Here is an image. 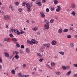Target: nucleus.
Wrapping results in <instances>:
<instances>
[{
    "instance_id": "obj_1",
    "label": "nucleus",
    "mask_w": 77,
    "mask_h": 77,
    "mask_svg": "<svg viewBox=\"0 0 77 77\" xmlns=\"http://www.w3.org/2000/svg\"><path fill=\"white\" fill-rule=\"evenodd\" d=\"M32 6V4H29V3H27L26 4V7L28 9L27 10V11H28V12H30V11H31V9L30 8H31V7Z\"/></svg>"
},
{
    "instance_id": "obj_2",
    "label": "nucleus",
    "mask_w": 77,
    "mask_h": 77,
    "mask_svg": "<svg viewBox=\"0 0 77 77\" xmlns=\"http://www.w3.org/2000/svg\"><path fill=\"white\" fill-rule=\"evenodd\" d=\"M27 42L30 45H32V44H38V42L37 41H36L35 40L32 39L31 41L28 40L27 41Z\"/></svg>"
},
{
    "instance_id": "obj_3",
    "label": "nucleus",
    "mask_w": 77,
    "mask_h": 77,
    "mask_svg": "<svg viewBox=\"0 0 77 77\" xmlns=\"http://www.w3.org/2000/svg\"><path fill=\"white\" fill-rule=\"evenodd\" d=\"M46 24H45L44 26V27L45 29H47V30H48V29H49V28H50V27L49 26V21H48L47 20V21H46Z\"/></svg>"
},
{
    "instance_id": "obj_4",
    "label": "nucleus",
    "mask_w": 77,
    "mask_h": 77,
    "mask_svg": "<svg viewBox=\"0 0 77 77\" xmlns=\"http://www.w3.org/2000/svg\"><path fill=\"white\" fill-rule=\"evenodd\" d=\"M14 32L15 33H17L18 35H21V32H19L18 30L17 29H14Z\"/></svg>"
},
{
    "instance_id": "obj_5",
    "label": "nucleus",
    "mask_w": 77,
    "mask_h": 77,
    "mask_svg": "<svg viewBox=\"0 0 77 77\" xmlns=\"http://www.w3.org/2000/svg\"><path fill=\"white\" fill-rule=\"evenodd\" d=\"M70 7L72 9H75L76 8L75 4L74 3H72L70 5Z\"/></svg>"
},
{
    "instance_id": "obj_6",
    "label": "nucleus",
    "mask_w": 77,
    "mask_h": 77,
    "mask_svg": "<svg viewBox=\"0 0 77 77\" xmlns=\"http://www.w3.org/2000/svg\"><path fill=\"white\" fill-rule=\"evenodd\" d=\"M4 18L5 20H8L10 19V17L8 15H6L4 16Z\"/></svg>"
},
{
    "instance_id": "obj_7",
    "label": "nucleus",
    "mask_w": 77,
    "mask_h": 77,
    "mask_svg": "<svg viewBox=\"0 0 77 77\" xmlns=\"http://www.w3.org/2000/svg\"><path fill=\"white\" fill-rule=\"evenodd\" d=\"M39 1H40V0H38L36 1L35 3L36 5H37L39 6H41L42 4L41 3V2H39Z\"/></svg>"
},
{
    "instance_id": "obj_8",
    "label": "nucleus",
    "mask_w": 77,
    "mask_h": 77,
    "mask_svg": "<svg viewBox=\"0 0 77 77\" xmlns=\"http://www.w3.org/2000/svg\"><path fill=\"white\" fill-rule=\"evenodd\" d=\"M9 8L12 11H14V6H13V5H10L9 6Z\"/></svg>"
},
{
    "instance_id": "obj_9",
    "label": "nucleus",
    "mask_w": 77,
    "mask_h": 77,
    "mask_svg": "<svg viewBox=\"0 0 77 77\" xmlns=\"http://www.w3.org/2000/svg\"><path fill=\"white\" fill-rule=\"evenodd\" d=\"M61 9V8L60 6H57V8L56 9V11L57 12H60V10Z\"/></svg>"
},
{
    "instance_id": "obj_10",
    "label": "nucleus",
    "mask_w": 77,
    "mask_h": 77,
    "mask_svg": "<svg viewBox=\"0 0 77 77\" xmlns=\"http://www.w3.org/2000/svg\"><path fill=\"white\" fill-rule=\"evenodd\" d=\"M51 44L53 45H56V41L55 40H53L51 42Z\"/></svg>"
},
{
    "instance_id": "obj_11",
    "label": "nucleus",
    "mask_w": 77,
    "mask_h": 77,
    "mask_svg": "<svg viewBox=\"0 0 77 77\" xmlns=\"http://www.w3.org/2000/svg\"><path fill=\"white\" fill-rule=\"evenodd\" d=\"M40 14L41 17H42L43 18H44V17H45V14L43 12H40Z\"/></svg>"
},
{
    "instance_id": "obj_12",
    "label": "nucleus",
    "mask_w": 77,
    "mask_h": 77,
    "mask_svg": "<svg viewBox=\"0 0 77 77\" xmlns=\"http://www.w3.org/2000/svg\"><path fill=\"white\" fill-rule=\"evenodd\" d=\"M43 45L45 46L46 47H47L48 48H49L50 47V44L48 43L47 44H43Z\"/></svg>"
},
{
    "instance_id": "obj_13",
    "label": "nucleus",
    "mask_w": 77,
    "mask_h": 77,
    "mask_svg": "<svg viewBox=\"0 0 77 77\" xmlns=\"http://www.w3.org/2000/svg\"><path fill=\"white\" fill-rule=\"evenodd\" d=\"M10 59H11L12 60H14V56L12 54H11L10 55Z\"/></svg>"
},
{
    "instance_id": "obj_14",
    "label": "nucleus",
    "mask_w": 77,
    "mask_h": 77,
    "mask_svg": "<svg viewBox=\"0 0 77 77\" xmlns=\"http://www.w3.org/2000/svg\"><path fill=\"white\" fill-rule=\"evenodd\" d=\"M4 40L5 41H6V42H10L11 41L10 39L8 38H4Z\"/></svg>"
},
{
    "instance_id": "obj_15",
    "label": "nucleus",
    "mask_w": 77,
    "mask_h": 77,
    "mask_svg": "<svg viewBox=\"0 0 77 77\" xmlns=\"http://www.w3.org/2000/svg\"><path fill=\"white\" fill-rule=\"evenodd\" d=\"M62 32V28H60L59 29L58 31V33H59L60 34H61Z\"/></svg>"
},
{
    "instance_id": "obj_16",
    "label": "nucleus",
    "mask_w": 77,
    "mask_h": 77,
    "mask_svg": "<svg viewBox=\"0 0 77 77\" xmlns=\"http://www.w3.org/2000/svg\"><path fill=\"white\" fill-rule=\"evenodd\" d=\"M32 30H33L34 31H36L38 29V28L37 27H35V28H32Z\"/></svg>"
},
{
    "instance_id": "obj_17",
    "label": "nucleus",
    "mask_w": 77,
    "mask_h": 77,
    "mask_svg": "<svg viewBox=\"0 0 77 77\" xmlns=\"http://www.w3.org/2000/svg\"><path fill=\"white\" fill-rule=\"evenodd\" d=\"M5 56L7 57H9V54L7 52L5 53Z\"/></svg>"
},
{
    "instance_id": "obj_18",
    "label": "nucleus",
    "mask_w": 77,
    "mask_h": 77,
    "mask_svg": "<svg viewBox=\"0 0 77 77\" xmlns=\"http://www.w3.org/2000/svg\"><path fill=\"white\" fill-rule=\"evenodd\" d=\"M26 51L27 53H30V49L26 48Z\"/></svg>"
},
{
    "instance_id": "obj_19",
    "label": "nucleus",
    "mask_w": 77,
    "mask_h": 77,
    "mask_svg": "<svg viewBox=\"0 0 77 77\" xmlns=\"http://www.w3.org/2000/svg\"><path fill=\"white\" fill-rule=\"evenodd\" d=\"M51 66H55L56 63H55L53 62H52L51 63Z\"/></svg>"
},
{
    "instance_id": "obj_20",
    "label": "nucleus",
    "mask_w": 77,
    "mask_h": 77,
    "mask_svg": "<svg viewBox=\"0 0 77 77\" xmlns=\"http://www.w3.org/2000/svg\"><path fill=\"white\" fill-rule=\"evenodd\" d=\"M71 71L70 70L67 72L66 73V75H69L71 74Z\"/></svg>"
},
{
    "instance_id": "obj_21",
    "label": "nucleus",
    "mask_w": 77,
    "mask_h": 77,
    "mask_svg": "<svg viewBox=\"0 0 77 77\" xmlns=\"http://www.w3.org/2000/svg\"><path fill=\"white\" fill-rule=\"evenodd\" d=\"M14 31V28H12L10 30V33H13V32Z\"/></svg>"
},
{
    "instance_id": "obj_22",
    "label": "nucleus",
    "mask_w": 77,
    "mask_h": 77,
    "mask_svg": "<svg viewBox=\"0 0 77 77\" xmlns=\"http://www.w3.org/2000/svg\"><path fill=\"white\" fill-rule=\"evenodd\" d=\"M13 54H15L17 55L18 54V52L17 51H15L13 52Z\"/></svg>"
},
{
    "instance_id": "obj_23",
    "label": "nucleus",
    "mask_w": 77,
    "mask_h": 77,
    "mask_svg": "<svg viewBox=\"0 0 77 77\" xmlns=\"http://www.w3.org/2000/svg\"><path fill=\"white\" fill-rule=\"evenodd\" d=\"M75 12L73 11L72 12L71 14L73 15V16H75Z\"/></svg>"
},
{
    "instance_id": "obj_24",
    "label": "nucleus",
    "mask_w": 77,
    "mask_h": 77,
    "mask_svg": "<svg viewBox=\"0 0 77 77\" xmlns=\"http://www.w3.org/2000/svg\"><path fill=\"white\" fill-rule=\"evenodd\" d=\"M15 44H16V45L17 47L19 48L20 47V44H18V43H17V42H15Z\"/></svg>"
},
{
    "instance_id": "obj_25",
    "label": "nucleus",
    "mask_w": 77,
    "mask_h": 77,
    "mask_svg": "<svg viewBox=\"0 0 77 77\" xmlns=\"http://www.w3.org/2000/svg\"><path fill=\"white\" fill-rule=\"evenodd\" d=\"M11 39L12 40H13V41H14V42H17V39L14 38H11Z\"/></svg>"
},
{
    "instance_id": "obj_26",
    "label": "nucleus",
    "mask_w": 77,
    "mask_h": 77,
    "mask_svg": "<svg viewBox=\"0 0 77 77\" xmlns=\"http://www.w3.org/2000/svg\"><path fill=\"white\" fill-rule=\"evenodd\" d=\"M12 74H15V71L14 69H12L11 71Z\"/></svg>"
},
{
    "instance_id": "obj_27",
    "label": "nucleus",
    "mask_w": 77,
    "mask_h": 77,
    "mask_svg": "<svg viewBox=\"0 0 77 77\" xmlns=\"http://www.w3.org/2000/svg\"><path fill=\"white\" fill-rule=\"evenodd\" d=\"M17 75L18 76V77H22V75H21V72L18 73L17 74Z\"/></svg>"
},
{
    "instance_id": "obj_28",
    "label": "nucleus",
    "mask_w": 77,
    "mask_h": 77,
    "mask_svg": "<svg viewBox=\"0 0 77 77\" xmlns=\"http://www.w3.org/2000/svg\"><path fill=\"white\" fill-rule=\"evenodd\" d=\"M56 74L57 75H60V72L59 71H58L56 72Z\"/></svg>"
},
{
    "instance_id": "obj_29",
    "label": "nucleus",
    "mask_w": 77,
    "mask_h": 77,
    "mask_svg": "<svg viewBox=\"0 0 77 77\" xmlns=\"http://www.w3.org/2000/svg\"><path fill=\"white\" fill-rule=\"evenodd\" d=\"M59 53L61 54V55H63L65 54L63 52L61 51L59 52Z\"/></svg>"
},
{
    "instance_id": "obj_30",
    "label": "nucleus",
    "mask_w": 77,
    "mask_h": 77,
    "mask_svg": "<svg viewBox=\"0 0 77 77\" xmlns=\"http://www.w3.org/2000/svg\"><path fill=\"white\" fill-rule=\"evenodd\" d=\"M54 21V19H51L50 21V23H53V22Z\"/></svg>"
},
{
    "instance_id": "obj_31",
    "label": "nucleus",
    "mask_w": 77,
    "mask_h": 77,
    "mask_svg": "<svg viewBox=\"0 0 77 77\" xmlns=\"http://www.w3.org/2000/svg\"><path fill=\"white\" fill-rule=\"evenodd\" d=\"M9 36L10 37H11V38H12L14 37V35H12V34L11 33L9 34Z\"/></svg>"
},
{
    "instance_id": "obj_32",
    "label": "nucleus",
    "mask_w": 77,
    "mask_h": 77,
    "mask_svg": "<svg viewBox=\"0 0 77 77\" xmlns=\"http://www.w3.org/2000/svg\"><path fill=\"white\" fill-rule=\"evenodd\" d=\"M18 10L19 11V12H21L23 11V9L21 8H19L18 9Z\"/></svg>"
},
{
    "instance_id": "obj_33",
    "label": "nucleus",
    "mask_w": 77,
    "mask_h": 77,
    "mask_svg": "<svg viewBox=\"0 0 77 77\" xmlns=\"http://www.w3.org/2000/svg\"><path fill=\"white\" fill-rule=\"evenodd\" d=\"M14 4L16 6H18L19 3L18 2H14Z\"/></svg>"
},
{
    "instance_id": "obj_34",
    "label": "nucleus",
    "mask_w": 77,
    "mask_h": 77,
    "mask_svg": "<svg viewBox=\"0 0 77 77\" xmlns=\"http://www.w3.org/2000/svg\"><path fill=\"white\" fill-rule=\"evenodd\" d=\"M44 60V58H42L39 59V61L40 62H42V61H43V60Z\"/></svg>"
},
{
    "instance_id": "obj_35",
    "label": "nucleus",
    "mask_w": 77,
    "mask_h": 77,
    "mask_svg": "<svg viewBox=\"0 0 77 77\" xmlns=\"http://www.w3.org/2000/svg\"><path fill=\"white\" fill-rule=\"evenodd\" d=\"M15 57L16 59H19V56L17 55H16L15 56Z\"/></svg>"
},
{
    "instance_id": "obj_36",
    "label": "nucleus",
    "mask_w": 77,
    "mask_h": 77,
    "mask_svg": "<svg viewBox=\"0 0 77 77\" xmlns=\"http://www.w3.org/2000/svg\"><path fill=\"white\" fill-rule=\"evenodd\" d=\"M37 56L39 57H42V55L39 53L37 54Z\"/></svg>"
},
{
    "instance_id": "obj_37",
    "label": "nucleus",
    "mask_w": 77,
    "mask_h": 77,
    "mask_svg": "<svg viewBox=\"0 0 77 77\" xmlns=\"http://www.w3.org/2000/svg\"><path fill=\"white\" fill-rule=\"evenodd\" d=\"M66 37L67 38H71V36L70 35H66Z\"/></svg>"
},
{
    "instance_id": "obj_38",
    "label": "nucleus",
    "mask_w": 77,
    "mask_h": 77,
    "mask_svg": "<svg viewBox=\"0 0 77 77\" xmlns=\"http://www.w3.org/2000/svg\"><path fill=\"white\" fill-rule=\"evenodd\" d=\"M68 31V29H66L63 30V32H67Z\"/></svg>"
},
{
    "instance_id": "obj_39",
    "label": "nucleus",
    "mask_w": 77,
    "mask_h": 77,
    "mask_svg": "<svg viewBox=\"0 0 77 77\" xmlns=\"http://www.w3.org/2000/svg\"><path fill=\"white\" fill-rule=\"evenodd\" d=\"M54 2L55 5H57V0L54 1Z\"/></svg>"
},
{
    "instance_id": "obj_40",
    "label": "nucleus",
    "mask_w": 77,
    "mask_h": 77,
    "mask_svg": "<svg viewBox=\"0 0 77 77\" xmlns=\"http://www.w3.org/2000/svg\"><path fill=\"white\" fill-rule=\"evenodd\" d=\"M26 2H25L23 3L22 4V6H26Z\"/></svg>"
},
{
    "instance_id": "obj_41",
    "label": "nucleus",
    "mask_w": 77,
    "mask_h": 77,
    "mask_svg": "<svg viewBox=\"0 0 77 77\" xmlns=\"http://www.w3.org/2000/svg\"><path fill=\"white\" fill-rule=\"evenodd\" d=\"M40 51H42V53H43L44 52V49L42 48L40 49Z\"/></svg>"
},
{
    "instance_id": "obj_42",
    "label": "nucleus",
    "mask_w": 77,
    "mask_h": 77,
    "mask_svg": "<svg viewBox=\"0 0 77 77\" xmlns=\"http://www.w3.org/2000/svg\"><path fill=\"white\" fill-rule=\"evenodd\" d=\"M62 68L63 69H66V67L65 66H63Z\"/></svg>"
},
{
    "instance_id": "obj_43",
    "label": "nucleus",
    "mask_w": 77,
    "mask_h": 77,
    "mask_svg": "<svg viewBox=\"0 0 77 77\" xmlns=\"http://www.w3.org/2000/svg\"><path fill=\"white\" fill-rule=\"evenodd\" d=\"M70 45L72 47H74V43H71L70 44Z\"/></svg>"
},
{
    "instance_id": "obj_44",
    "label": "nucleus",
    "mask_w": 77,
    "mask_h": 77,
    "mask_svg": "<svg viewBox=\"0 0 77 77\" xmlns=\"http://www.w3.org/2000/svg\"><path fill=\"white\" fill-rule=\"evenodd\" d=\"M54 7H51V11H54Z\"/></svg>"
},
{
    "instance_id": "obj_45",
    "label": "nucleus",
    "mask_w": 77,
    "mask_h": 77,
    "mask_svg": "<svg viewBox=\"0 0 77 77\" xmlns=\"http://www.w3.org/2000/svg\"><path fill=\"white\" fill-rule=\"evenodd\" d=\"M21 48H24V46L23 45H22L20 46Z\"/></svg>"
},
{
    "instance_id": "obj_46",
    "label": "nucleus",
    "mask_w": 77,
    "mask_h": 77,
    "mask_svg": "<svg viewBox=\"0 0 77 77\" xmlns=\"http://www.w3.org/2000/svg\"><path fill=\"white\" fill-rule=\"evenodd\" d=\"M47 0H42V2L43 3H44L46 2Z\"/></svg>"
},
{
    "instance_id": "obj_47",
    "label": "nucleus",
    "mask_w": 77,
    "mask_h": 77,
    "mask_svg": "<svg viewBox=\"0 0 77 77\" xmlns=\"http://www.w3.org/2000/svg\"><path fill=\"white\" fill-rule=\"evenodd\" d=\"M24 33V31H23L22 30H20V34H23Z\"/></svg>"
},
{
    "instance_id": "obj_48",
    "label": "nucleus",
    "mask_w": 77,
    "mask_h": 77,
    "mask_svg": "<svg viewBox=\"0 0 77 77\" xmlns=\"http://www.w3.org/2000/svg\"><path fill=\"white\" fill-rule=\"evenodd\" d=\"M45 45H44V44H43V45H42V48H43V49H45Z\"/></svg>"
},
{
    "instance_id": "obj_49",
    "label": "nucleus",
    "mask_w": 77,
    "mask_h": 77,
    "mask_svg": "<svg viewBox=\"0 0 77 77\" xmlns=\"http://www.w3.org/2000/svg\"><path fill=\"white\" fill-rule=\"evenodd\" d=\"M74 30V28L72 27H70L69 28L70 30Z\"/></svg>"
},
{
    "instance_id": "obj_50",
    "label": "nucleus",
    "mask_w": 77,
    "mask_h": 77,
    "mask_svg": "<svg viewBox=\"0 0 77 77\" xmlns=\"http://www.w3.org/2000/svg\"><path fill=\"white\" fill-rule=\"evenodd\" d=\"M73 66L75 67H77V63L76 64H73Z\"/></svg>"
},
{
    "instance_id": "obj_51",
    "label": "nucleus",
    "mask_w": 77,
    "mask_h": 77,
    "mask_svg": "<svg viewBox=\"0 0 77 77\" xmlns=\"http://www.w3.org/2000/svg\"><path fill=\"white\" fill-rule=\"evenodd\" d=\"M46 11L47 12H49V9L47 8L46 10Z\"/></svg>"
},
{
    "instance_id": "obj_52",
    "label": "nucleus",
    "mask_w": 77,
    "mask_h": 77,
    "mask_svg": "<svg viewBox=\"0 0 77 77\" xmlns=\"http://www.w3.org/2000/svg\"><path fill=\"white\" fill-rule=\"evenodd\" d=\"M5 9V7L3 6L2 7V10H4Z\"/></svg>"
},
{
    "instance_id": "obj_53",
    "label": "nucleus",
    "mask_w": 77,
    "mask_h": 77,
    "mask_svg": "<svg viewBox=\"0 0 77 77\" xmlns=\"http://www.w3.org/2000/svg\"><path fill=\"white\" fill-rule=\"evenodd\" d=\"M46 66H47V67H48V68H50V66L49 65L46 64Z\"/></svg>"
},
{
    "instance_id": "obj_54",
    "label": "nucleus",
    "mask_w": 77,
    "mask_h": 77,
    "mask_svg": "<svg viewBox=\"0 0 77 77\" xmlns=\"http://www.w3.org/2000/svg\"><path fill=\"white\" fill-rule=\"evenodd\" d=\"M2 62L3 61H2V59L1 57H0V63H2Z\"/></svg>"
},
{
    "instance_id": "obj_55",
    "label": "nucleus",
    "mask_w": 77,
    "mask_h": 77,
    "mask_svg": "<svg viewBox=\"0 0 77 77\" xmlns=\"http://www.w3.org/2000/svg\"><path fill=\"white\" fill-rule=\"evenodd\" d=\"M26 66V64H23V68H24V67Z\"/></svg>"
},
{
    "instance_id": "obj_56",
    "label": "nucleus",
    "mask_w": 77,
    "mask_h": 77,
    "mask_svg": "<svg viewBox=\"0 0 77 77\" xmlns=\"http://www.w3.org/2000/svg\"><path fill=\"white\" fill-rule=\"evenodd\" d=\"M73 76L75 77H77V74H74Z\"/></svg>"
},
{
    "instance_id": "obj_57",
    "label": "nucleus",
    "mask_w": 77,
    "mask_h": 77,
    "mask_svg": "<svg viewBox=\"0 0 77 77\" xmlns=\"http://www.w3.org/2000/svg\"><path fill=\"white\" fill-rule=\"evenodd\" d=\"M70 67L69 66H67L66 67V69H69Z\"/></svg>"
},
{
    "instance_id": "obj_58",
    "label": "nucleus",
    "mask_w": 77,
    "mask_h": 77,
    "mask_svg": "<svg viewBox=\"0 0 77 77\" xmlns=\"http://www.w3.org/2000/svg\"><path fill=\"white\" fill-rule=\"evenodd\" d=\"M35 72H32V75H35Z\"/></svg>"
},
{
    "instance_id": "obj_59",
    "label": "nucleus",
    "mask_w": 77,
    "mask_h": 77,
    "mask_svg": "<svg viewBox=\"0 0 77 77\" xmlns=\"http://www.w3.org/2000/svg\"><path fill=\"white\" fill-rule=\"evenodd\" d=\"M2 68V65H0V69H1Z\"/></svg>"
},
{
    "instance_id": "obj_60",
    "label": "nucleus",
    "mask_w": 77,
    "mask_h": 77,
    "mask_svg": "<svg viewBox=\"0 0 77 77\" xmlns=\"http://www.w3.org/2000/svg\"><path fill=\"white\" fill-rule=\"evenodd\" d=\"M19 68L18 67H17L15 69V70H16V69H18Z\"/></svg>"
},
{
    "instance_id": "obj_61",
    "label": "nucleus",
    "mask_w": 77,
    "mask_h": 77,
    "mask_svg": "<svg viewBox=\"0 0 77 77\" xmlns=\"http://www.w3.org/2000/svg\"><path fill=\"white\" fill-rule=\"evenodd\" d=\"M22 77H26V75H22Z\"/></svg>"
},
{
    "instance_id": "obj_62",
    "label": "nucleus",
    "mask_w": 77,
    "mask_h": 77,
    "mask_svg": "<svg viewBox=\"0 0 77 77\" xmlns=\"http://www.w3.org/2000/svg\"><path fill=\"white\" fill-rule=\"evenodd\" d=\"M29 75H25V77H29Z\"/></svg>"
},
{
    "instance_id": "obj_63",
    "label": "nucleus",
    "mask_w": 77,
    "mask_h": 77,
    "mask_svg": "<svg viewBox=\"0 0 77 77\" xmlns=\"http://www.w3.org/2000/svg\"><path fill=\"white\" fill-rule=\"evenodd\" d=\"M26 22H27L28 23H29V20H26Z\"/></svg>"
},
{
    "instance_id": "obj_64",
    "label": "nucleus",
    "mask_w": 77,
    "mask_h": 77,
    "mask_svg": "<svg viewBox=\"0 0 77 77\" xmlns=\"http://www.w3.org/2000/svg\"><path fill=\"white\" fill-rule=\"evenodd\" d=\"M75 38H76V39H77V35H76L75 36Z\"/></svg>"
}]
</instances>
